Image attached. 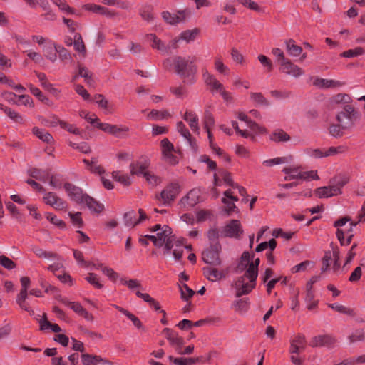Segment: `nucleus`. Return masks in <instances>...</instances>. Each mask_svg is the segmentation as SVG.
Returning a JSON list of instances; mask_svg holds the SVG:
<instances>
[{"mask_svg": "<svg viewBox=\"0 0 365 365\" xmlns=\"http://www.w3.org/2000/svg\"><path fill=\"white\" fill-rule=\"evenodd\" d=\"M53 46H54V48L56 49V53H58L59 58L62 61H66V60L71 59V56L69 51L66 48H65L64 47H63L61 46L56 45L55 43H53Z\"/></svg>", "mask_w": 365, "mask_h": 365, "instance_id": "de8ad7c7", "label": "nucleus"}, {"mask_svg": "<svg viewBox=\"0 0 365 365\" xmlns=\"http://www.w3.org/2000/svg\"><path fill=\"white\" fill-rule=\"evenodd\" d=\"M185 10L178 11V14H171L169 11H163L162 13L163 19L165 21L170 24H175L182 22L185 19Z\"/></svg>", "mask_w": 365, "mask_h": 365, "instance_id": "dca6fc26", "label": "nucleus"}, {"mask_svg": "<svg viewBox=\"0 0 365 365\" xmlns=\"http://www.w3.org/2000/svg\"><path fill=\"white\" fill-rule=\"evenodd\" d=\"M86 280L96 289L103 288V285L99 282L97 275L94 273H89Z\"/></svg>", "mask_w": 365, "mask_h": 365, "instance_id": "13d9d810", "label": "nucleus"}, {"mask_svg": "<svg viewBox=\"0 0 365 365\" xmlns=\"http://www.w3.org/2000/svg\"><path fill=\"white\" fill-rule=\"evenodd\" d=\"M250 306L248 299H240L234 302V307L236 312L239 313L246 312Z\"/></svg>", "mask_w": 365, "mask_h": 365, "instance_id": "ea45409f", "label": "nucleus"}, {"mask_svg": "<svg viewBox=\"0 0 365 365\" xmlns=\"http://www.w3.org/2000/svg\"><path fill=\"white\" fill-rule=\"evenodd\" d=\"M336 342V339L333 336L329 334H324L313 337L309 342V345L312 347H332L334 346Z\"/></svg>", "mask_w": 365, "mask_h": 365, "instance_id": "9b49d317", "label": "nucleus"}, {"mask_svg": "<svg viewBox=\"0 0 365 365\" xmlns=\"http://www.w3.org/2000/svg\"><path fill=\"white\" fill-rule=\"evenodd\" d=\"M200 191L198 189L191 190L187 195L180 200L184 206L193 207L199 202Z\"/></svg>", "mask_w": 365, "mask_h": 365, "instance_id": "2eb2a0df", "label": "nucleus"}, {"mask_svg": "<svg viewBox=\"0 0 365 365\" xmlns=\"http://www.w3.org/2000/svg\"><path fill=\"white\" fill-rule=\"evenodd\" d=\"M160 147L163 155L174 150L173 144L168 138H164L160 141Z\"/></svg>", "mask_w": 365, "mask_h": 365, "instance_id": "052dcab7", "label": "nucleus"}, {"mask_svg": "<svg viewBox=\"0 0 365 365\" xmlns=\"http://www.w3.org/2000/svg\"><path fill=\"white\" fill-rule=\"evenodd\" d=\"M150 165V160L146 157H141L135 163H133L130 165L131 175H143L147 172L146 169Z\"/></svg>", "mask_w": 365, "mask_h": 365, "instance_id": "ddd939ff", "label": "nucleus"}, {"mask_svg": "<svg viewBox=\"0 0 365 365\" xmlns=\"http://www.w3.org/2000/svg\"><path fill=\"white\" fill-rule=\"evenodd\" d=\"M359 113L351 105H346L344 110L336 115V120L341 124L344 128H350L354 121L359 118Z\"/></svg>", "mask_w": 365, "mask_h": 365, "instance_id": "7ed1b4c3", "label": "nucleus"}, {"mask_svg": "<svg viewBox=\"0 0 365 365\" xmlns=\"http://www.w3.org/2000/svg\"><path fill=\"white\" fill-rule=\"evenodd\" d=\"M250 98L254 102L259 105L265 106H268L269 105V101L262 93H251Z\"/></svg>", "mask_w": 365, "mask_h": 365, "instance_id": "49530a36", "label": "nucleus"}, {"mask_svg": "<svg viewBox=\"0 0 365 365\" xmlns=\"http://www.w3.org/2000/svg\"><path fill=\"white\" fill-rule=\"evenodd\" d=\"M116 309H118L120 312L125 315L129 319L132 321L133 324L138 328V329H144L142 322L134 314H133L129 311L125 309L124 308L119 307L118 305H113Z\"/></svg>", "mask_w": 365, "mask_h": 365, "instance_id": "cd10ccee", "label": "nucleus"}, {"mask_svg": "<svg viewBox=\"0 0 365 365\" xmlns=\"http://www.w3.org/2000/svg\"><path fill=\"white\" fill-rule=\"evenodd\" d=\"M331 260V255L330 251L325 252L324 256L322 258V266L321 268L322 272H326L330 267V261Z\"/></svg>", "mask_w": 365, "mask_h": 365, "instance_id": "774afa93", "label": "nucleus"}, {"mask_svg": "<svg viewBox=\"0 0 365 365\" xmlns=\"http://www.w3.org/2000/svg\"><path fill=\"white\" fill-rule=\"evenodd\" d=\"M20 281L21 284V289L16 297V303L21 309L29 312L31 315H33L34 312L26 302V299L28 298V289L30 286L31 280L28 277H22Z\"/></svg>", "mask_w": 365, "mask_h": 365, "instance_id": "20e7f679", "label": "nucleus"}, {"mask_svg": "<svg viewBox=\"0 0 365 365\" xmlns=\"http://www.w3.org/2000/svg\"><path fill=\"white\" fill-rule=\"evenodd\" d=\"M347 150V147L344 145H340L338 147H330L328 150L324 151V156L328 157L331 155H334L338 153H343Z\"/></svg>", "mask_w": 365, "mask_h": 365, "instance_id": "603ef678", "label": "nucleus"}, {"mask_svg": "<svg viewBox=\"0 0 365 365\" xmlns=\"http://www.w3.org/2000/svg\"><path fill=\"white\" fill-rule=\"evenodd\" d=\"M112 175L115 180L125 186H128L131 184L130 178L126 175L122 174L120 171H113Z\"/></svg>", "mask_w": 365, "mask_h": 365, "instance_id": "79ce46f5", "label": "nucleus"}, {"mask_svg": "<svg viewBox=\"0 0 365 365\" xmlns=\"http://www.w3.org/2000/svg\"><path fill=\"white\" fill-rule=\"evenodd\" d=\"M279 70L287 75L292 76L295 78L300 76L304 71L297 65L292 63L290 60L287 59L279 63Z\"/></svg>", "mask_w": 365, "mask_h": 365, "instance_id": "f8f14e48", "label": "nucleus"}, {"mask_svg": "<svg viewBox=\"0 0 365 365\" xmlns=\"http://www.w3.org/2000/svg\"><path fill=\"white\" fill-rule=\"evenodd\" d=\"M78 76L84 78L86 83L88 84H91L93 82L92 79V73L86 67H82L81 66H78V74L75 76L73 79H76Z\"/></svg>", "mask_w": 365, "mask_h": 365, "instance_id": "37998d69", "label": "nucleus"}, {"mask_svg": "<svg viewBox=\"0 0 365 365\" xmlns=\"http://www.w3.org/2000/svg\"><path fill=\"white\" fill-rule=\"evenodd\" d=\"M140 16L148 22L154 19L153 7L150 5H144L140 9Z\"/></svg>", "mask_w": 365, "mask_h": 365, "instance_id": "2f4dec72", "label": "nucleus"}, {"mask_svg": "<svg viewBox=\"0 0 365 365\" xmlns=\"http://www.w3.org/2000/svg\"><path fill=\"white\" fill-rule=\"evenodd\" d=\"M170 117V114L167 110H158L155 109L151 110L148 115V118L150 119L160 120Z\"/></svg>", "mask_w": 365, "mask_h": 365, "instance_id": "c9c22d12", "label": "nucleus"}, {"mask_svg": "<svg viewBox=\"0 0 365 365\" xmlns=\"http://www.w3.org/2000/svg\"><path fill=\"white\" fill-rule=\"evenodd\" d=\"M286 48L287 52L292 56H299L302 52V47L297 45L293 39L286 41Z\"/></svg>", "mask_w": 365, "mask_h": 365, "instance_id": "c756f323", "label": "nucleus"}, {"mask_svg": "<svg viewBox=\"0 0 365 365\" xmlns=\"http://www.w3.org/2000/svg\"><path fill=\"white\" fill-rule=\"evenodd\" d=\"M148 40L152 41L151 46L153 48H156L158 50H162L163 48V44L160 39H159L155 34H150L147 35Z\"/></svg>", "mask_w": 365, "mask_h": 365, "instance_id": "6e6d98bb", "label": "nucleus"}, {"mask_svg": "<svg viewBox=\"0 0 365 365\" xmlns=\"http://www.w3.org/2000/svg\"><path fill=\"white\" fill-rule=\"evenodd\" d=\"M31 250L39 258L58 259L60 257L57 253L46 251L36 245L32 246Z\"/></svg>", "mask_w": 365, "mask_h": 365, "instance_id": "b1692460", "label": "nucleus"}, {"mask_svg": "<svg viewBox=\"0 0 365 365\" xmlns=\"http://www.w3.org/2000/svg\"><path fill=\"white\" fill-rule=\"evenodd\" d=\"M215 125V119L210 110H205L204 114V128L205 130L211 129Z\"/></svg>", "mask_w": 365, "mask_h": 365, "instance_id": "8fccbe9b", "label": "nucleus"}, {"mask_svg": "<svg viewBox=\"0 0 365 365\" xmlns=\"http://www.w3.org/2000/svg\"><path fill=\"white\" fill-rule=\"evenodd\" d=\"M73 46L74 49L83 54V56H86V46L83 41V38L81 35L79 33H76L73 37Z\"/></svg>", "mask_w": 365, "mask_h": 365, "instance_id": "7c9ffc66", "label": "nucleus"}, {"mask_svg": "<svg viewBox=\"0 0 365 365\" xmlns=\"http://www.w3.org/2000/svg\"><path fill=\"white\" fill-rule=\"evenodd\" d=\"M344 83L334 80H328L324 78H316L313 81V85L319 88H329L342 86Z\"/></svg>", "mask_w": 365, "mask_h": 365, "instance_id": "6ab92c4d", "label": "nucleus"}, {"mask_svg": "<svg viewBox=\"0 0 365 365\" xmlns=\"http://www.w3.org/2000/svg\"><path fill=\"white\" fill-rule=\"evenodd\" d=\"M29 176L43 182H46L50 177V171L48 170H41L32 168L28 170Z\"/></svg>", "mask_w": 365, "mask_h": 365, "instance_id": "5701e85b", "label": "nucleus"}, {"mask_svg": "<svg viewBox=\"0 0 365 365\" xmlns=\"http://www.w3.org/2000/svg\"><path fill=\"white\" fill-rule=\"evenodd\" d=\"M0 110H3L14 121L19 123L23 122V118L18 113L1 103H0Z\"/></svg>", "mask_w": 365, "mask_h": 365, "instance_id": "f704fd0d", "label": "nucleus"}, {"mask_svg": "<svg viewBox=\"0 0 365 365\" xmlns=\"http://www.w3.org/2000/svg\"><path fill=\"white\" fill-rule=\"evenodd\" d=\"M292 160V156L278 157L273 159L266 160L263 162V164L266 166H273L275 165L282 164L288 163Z\"/></svg>", "mask_w": 365, "mask_h": 365, "instance_id": "4c0bfd02", "label": "nucleus"}, {"mask_svg": "<svg viewBox=\"0 0 365 365\" xmlns=\"http://www.w3.org/2000/svg\"><path fill=\"white\" fill-rule=\"evenodd\" d=\"M289 352L291 354H299L305 350L307 341L304 335L297 334L291 340Z\"/></svg>", "mask_w": 365, "mask_h": 365, "instance_id": "4468645a", "label": "nucleus"}, {"mask_svg": "<svg viewBox=\"0 0 365 365\" xmlns=\"http://www.w3.org/2000/svg\"><path fill=\"white\" fill-rule=\"evenodd\" d=\"M243 230L238 220H231L224 227L222 235L225 237L240 238Z\"/></svg>", "mask_w": 365, "mask_h": 365, "instance_id": "423d86ee", "label": "nucleus"}, {"mask_svg": "<svg viewBox=\"0 0 365 365\" xmlns=\"http://www.w3.org/2000/svg\"><path fill=\"white\" fill-rule=\"evenodd\" d=\"M316 193L319 197H330L336 196L341 193V191L339 190L338 187H334V185H329L327 187H322L316 190Z\"/></svg>", "mask_w": 365, "mask_h": 365, "instance_id": "a211bd4d", "label": "nucleus"}, {"mask_svg": "<svg viewBox=\"0 0 365 365\" xmlns=\"http://www.w3.org/2000/svg\"><path fill=\"white\" fill-rule=\"evenodd\" d=\"M170 361H173L176 365H192L202 361V357L195 358H174L172 356L168 357Z\"/></svg>", "mask_w": 365, "mask_h": 365, "instance_id": "bb28decb", "label": "nucleus"}, {"mask_svg": "<svg viewBox=\"0 0 365 365\" xmlns=\"http://www.w3.org/2000/svg\"><path fill=\"white\" fill-rule=\"evenodd\" d=\"M222 245L220 242L210 244L202 252V261L210 266H220L222 263L220 257Z\"/></svg>", "mask_w": 365, "mask_h": 365, "instance_id": "f03ea898", "label": "nucleus"}, {"mask_svg": "<svg viewBox=\"0 0 365 365\" xmlns=\"http://www.w3.org/2000/svg\"><path fill=\"white\" fill-rule=\"evenodd\" d=\"M163 333L165 335L166 339L168 340L170 346L173 347L175 351L180 352L182 348L185 341L182 337L180 336L177 332L170 328H165Z\"/></svg>", "mask_w": 365, "mask_h": 365, "instance_id": "1a4fd4ad", "label": "nucleus"}, {"mask_svg": "<svg viewBox=\"0 0 365 365\" xmlns=\"http://www.w3.org/2000/svg\"><path fill=\"white\" fill-rule=\"evenodd\" d=\"M347 128H344L341 124H332L329 128V133L334 138H341L344 135V130Z\"/></svg>", "mask_w": 365, "mask_h": 365, "instance_id": "a19ab883", "label": "nucleus"}, {"mask_svg": "<svg viewBox=\"0 0 365 365\" xmlns=\"http://www.w3.org/2000/svg\"><path fill=\"white\" fill-rule=\"evenodd\" d=\"M239 3L247 7L248 9L257 12H262V8L255 1L252 0H237Z\"/></svg>", "mask_w": 365, "mask_h": 365, "instance_id": "5fc2aeb1", "label": "nucleus"}, {"mask_svg": "<svg viewBox=\"0 0 365 365\" xmlns=\"http://www.w3.org/2000/svg\"><path fill=\"white\" fill-rule=\"evenodd\" d=\"M207 238L210 242V244L215 243L216 242H219L218 239L220 237V232L218 228H211L207 231Z\"/></svg>", "mask_w": 365, "mask_h": 365, "instance_id": "680f3d73", "label": "nucleus"}, {"mask_svg": "<svg viewBox=\"0 0 365 365\" xmlns=\"http://www.w3.org/2000/svg\"><path fill=\"white\" fill-rule=\"evenodd\" d=\"M200 33V29L195 28L192 30H186L180 34V39L185 40L187 42L192 41L195 39Z\"/></svg>", "mask_w": 365, "mask_h": 365, "instance_id": "e433bc0d", "label": "nucleus"}, {"mask_svg": "<svg viewBox=\"0 0 365 365\" xmlns=\"http://www.w3.org/2000/svg\"><path fill=\"white\" fill-rule=\"evenodd\" d=\"M40 286L45 289L46 293H54L58 291V289L51 285L45 279L40 278L38 280Z\"/></svg>", "mask_w": 365, "mask_h": 365, "instance_id": "e2e57ef3", "label": "nucleus"}, {"mask_svg": "<svg viewBox=\"0 0 365 365\" xmlns=\"http://www.w3.org/2000/svg\"><path fill=\"white\" fill-rule=\"evenodd\" d=\"M52 1L56 6H58V7L61 10L65 11L67 13L71 14H76L75 10L73 8L70 7V6L66 3V1H63V0H52Z\"/></svg>", "mask_w": 365, "mask_h": 365, "instance_id": "4d7b16f0", "label": "nucleus"}, {"mask_svg": "<svg viewBox=\"0 0 365 365\" xmlns=\"http://www.w3.org/2000/svg\"><path fill=\"white\" fill-rule=\"evenodd\" d=\"M217 266H207L202 268L204 276L210 282L220 281L227 277V271L220 270Z\"/></svg>", "mask_w": 365, "mask_h": 365, "instance_id": "9d476101", "label": "nucleus"}, {"mask_svg": "<svg viewBox=\"0 0 365 365\" xmlns=\"http://www.w3.org/2000/svg\"><path fill=\"white\" fill-rule=\"evenodd\" d=\"M81 361L83 365H98L101 361V356L87 353H83L81 356Z\"/></svg>", "mask_w": 365, "mask_h": 365, "instance_id": "c85d7f7f", "label": "nucleus"}, {"mask_svg": "<svg viewBox=\"0 0 365 365\" xmlns=\"http://www.w3.org/2000/svg\"><path fill=\"white\" fill-rule=\"evenodd\" d=\"M328 306H329V307L331 308L332 309H334L339 313L345 314H347V315L351 316V317H354L356 314L354 309H352L349 307H346L344 305H341V304H329Z\"/></svg>", "mask_w": 365, "mask_h": 365, "instance_id": "58836bf2", "label": "nucleus"}, {"mask_svg": "<svg viewBox=\"0 0 365 365\" xmlns=\"http://www.w3.org/2000/svg\"><path fill=\"white\" fill-rule=\"evenodd\" d=\"M143 177L145 178L146 181L153 186H156L161 182V180L158 176L154 175L150 171L145 173Z\"/></svg>", "mask_w": 365, "mask_h": 365, "instance_id": "864d4df0", "label": "nucleus"}, {"mask_svg": "<svg viewBox=\"0 0 365 365\" xmlns=\"http://www.w3.org/2000/svg\"><path fill=\"white\" fill-rule=\"evenodd\" d=\"M292 179H302V180H318L319 179L317 171H306L302 173H298L297 175H292L290 176H287L284 178L285 180H289Z\"/></svg>", "mask_w": 365, "mask_h": 365, "instance_id": "393cba45", "label": "nucleus"}, {"mask_svg": "<svg viewBox=\"0 0 365 365\" xmlns=\"http://www.w3.org/2000/svg\"><path fill=\"white\" fill-rule=\"evenodd\" d=\"M256 282H245L244 284L236 289L237 297H240L242 295L248 294L255 287Z\"/></svg>", "mask_w": 365, "mask_h": 365, "instance_id": "72a5a7b5", "label": "nucleus"}, {"mask_svg": "<svg viewBox=\"0 0 365 365\" xmlns=\"http://www.w3.org/2000/svg\"><path fill=\"white\" fill-rule=\"evenodd\" d=\"M63 187L71 200L74 201L77 204L83 203L84 197L87 194L83 193V190L81 187L70 182H66Z\"/></svg>", "mask_w": 365, "mask_h": 365, "instance_id": "6e6552de", "label": "nucleus"}, {"mask_svg": "<svg viewBox=\"0 0 365 365\" xmlns=\"http://www.w3.org/2000/svg\"><path fill=\"white\" fill-rule=\"evenodd\" d=\"M244 276L249 279L250 282H256L258 276V271L251 266L248 265Z\"/></svg>", "mask_w": 365, "mask_h": 365, "instance_id": "bf43d9fd", "label": "nucleus"}, {"mask_svg": "<svg viewBox=\"0 0 365 365\" xmlns=\"http://www.w3.org/2000/svg\"><path fill=\"white\" fill-rule=\"evenodd\" d=\"M68 215L70 216L73 225H76L78 227H83V221L81 218V213L80 212H77L76 213L69 212Z\"/></svg>", "mask_w": 365, "mask_h": 365, "instance_id": "0e129e2a", "label": "nucleus"}, {"mask_svg": "<svg viewBox=\"0 0 365 365\" xmlns=\"http://www.w3.org/2000/svg\"><path fill=\"white\" fill-rule=\"evenodd\" d=\"M364 53V49L361 47H356L354 49L347 50L342 53H341V56L344 58H354Z\"/></svg>", "mask_w": 365, "mask_h": 365, "instance_id": "a18cd8bd", "label": "nucleus"}, {"mask_svg": "<svg viewBox=\"0 0 365 365\" xmlns=\"http://www.w3.org/2000/svg\"><path fill=\"white\" fill-rule=\"evenodd\" d=\"M33 134L37 138L41 139L42 141L48 144H52L54 142L53 136L47 131L43 129H41L38 127H34L32 130Z\"/></svg>", "mask_w": 365, "mask_h": 365, "instance_id": "a878e982", "label": "nucleus"}, {"mask_svg": "<svg viewBox=\"0 0 365 365\" xmlns=\"http://www.w3.org/2000/svg\"><path fill=\"white\" fill-rule=\"evenodd\" d=\"M43 200L46 205H50L56 210H63L68 207L67 202L53 192H46L43 197Z\"/></svg>", "mask_w": 365, "mask_h": 365, "instance_id": "0eeeda50", "label": "nucleus"}, {"mask_svg": "<svg viewBox=\"0 0 365 365\" xmlns=\"http://www.w3.org/2000/svg\"><path fill=\"white\" fill-rule=\"evenodd\" d=\"M83 203L86 205L89 210L96 213L101 212L104 209L103 204L96 201L93 197L89 196L88 195H86L84 197Z\"/></svg>", "mask_w": 365, "mask_h": 365, "instance_id": "4be33fe9", "label": "nucleus"}, {"mask_svg": "<svg viewBox=\"0 0 365 365\" xmlns=\"http://www.w3.org/2000/svg\"><path fill=\"white\" fill-rule=\"evenodd\" d=\"M180 290L181 298L185 301H188L195 294V292L186 284L180 286Z\"/></svg>", "mask_w": 365, "mask_h": 365, "instance_id": "c03bdc74", "label": "nucleus"}, {"mask_svg": "<svg viewBox=\"0 0 365 365\" xmlns=\"http://www.w3.org/2000/svg\"><path fill=\"white\" fill-rule=\"evenodd\" d=\"M123 222L126 227L131 228L138 225V224H135V222H137L135 212L132 210L125 212L123 215Z\"/></svg>", "mask_w": 365, "mask_h": 365, "instance_id": "473e14b6", "label": "nucleus"}, {"mask_svg": "<svg viewBox=\"0 0 365 365\" xmlns=\"http://www.w3.org/2000/svg\"><path fill=\"white\" fill-rule=\"evenodd\" d=\"M196 61L197 57L195 56H189L188 58L176 56L173 59H165L163 64L166 70H170L173 65L175 72L183 79V82L192 84L195 81L197 72V67L195 63Z\"/></svg>", "mask_w": 365, "mask_h": 365, "instance_id": "f257e3e1", "label": "nucleus"}, {"mask_svg": "<svg viewBox=\"0 0 365 365\" xmlns=\"http://www.w3.org/2000/svg\"><path fill=\"white\" fill-rule=\"evenodd\" d=\"M290 135L284 130L277 128L269 135V140L274 143H284L290 140Z\"/></svg>", "mask_w": 365, "mask_h": 365, "instance_id": "412c9836", "label": "nucleus"}, {"mask_svg": "<svg viewBox=\"0 0 365 365\" xmlns=\"http://www.w3.org/2000/svg\"><path fill=\"white\" fill-rule=\"evenodd\" d=\"M36 4H38L45 11V13L42 15L45 20L53 21L56 19V15L51 9L48 0H36Z\"/></svg>", "mask_w": 365, "mask_h": 365, "instance_id": "aec40b11", "label": "nucleus"}, {"mask_svg": "<svg viewBox=\"0 0 365 365\" xmlns=\"http://www.w3.org/2000/svg\"><path fill=\"white\" fill-rule=\"evenodd\" d=\"M31 93L36 96L39 101L41 102L47 103V102L49 101L48 98H46L45 96H43V93L36 87H34L32 85H30L29 86Z\"/></svg>", "mask_w": 365, "mask_h": 365, "instance_id": "338daca9", "label": "nucleus"}, {"mask_svg": "<svg viewBox=\"0 0 365 365\" xmlns=\"http://www.w3.org/2000/svg\"><path fill=\"white\" fill-rule=\"evenodd\" d=\"M0 264L9 270L16 267V264L6 255H0Z\"/></svg>", "mask_w": 365, "mask_h": 365, "instance_id": "09e8293b", "label": "nucleus"}, {"mask_svg": "<svg viewBox=\"0 0 365 365\" xmlns=\"http://www.w3.org/2000/svg\"><path fill=\"white\" fill-rule=\"evenodd\" d=\"M58 125L61 126V128L66 130L71 133L75 135H80L81 133L79 129L77 127H76L74 125L69 124L68 123L63 120H58Z\"/></svg>", "mask_w": 365, "mask_h": 365, "instance_id": "3c124183", "label": "nucleus"}, {"mask_svg": "<svg viewBox=\"0 0 365 365\" xmlns=\"http://www.w3.org/2000/svg\"><path fill=\"white\" fill-rule=\"evenodd\" d=\"M180 192V187L177 182L168 184L160 192V196H156L158 200H162L163 204H170L175 200Z\"/></svg>", "mask_w": 365, "mask_h": 365, "instance_id": "39448f33", "label": "nucleus"}, {"mask_svg": "<svg viewBox=\"0 0 365 365\" xmlns=\"http://www.w3.org/2000/svg\"><path fill=\"white\" fill-rule=\"evenodd\" d=\"M95 126L97 128H98L106 133L113 134V135L117 134L118 133H119L120 131L128 132L129 130V128L126 126L120 128L117 125H115L100 123L99 120L96 123Z\"/></svg>", "mask_w": 365, "mask_h": 365, "instance_id": "f3484780", "label": "nucleus"}, {"mask_svg": "<svg viewBox=\"0 0 365 365\" xmlns=\"http://www.w3.org/2000/svg\"><path fill=\"white\" fill-rule=\"evenodd\" d=\"M350 343H354L358 341H363L365 339L364 332L363 329L356 330L354 333L349 336Z\"/></svg>", "mask_w": 365, "mask_h": 365, "instance_id": "69168bd1", "label": "nucleus"}]
</instances>
